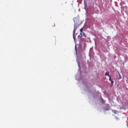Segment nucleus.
I'll use <instances>...</instances> for the list:
<instances>
[{
    "label": "nucleus",
    "instance_id": "nucleus-1",
    "mask_svg": "<svg viewBox=\"0 0 128 128\" xmlns=\"http://www.w3.org/2000/svg\"><path fill=\"white\" fill-rule=\"evenodd\" d=\"M83 29H84V28L80 29V36H84V33L82 31Z\"/></svg>",
    "mask_w": 128,
    "mask_h": 128
},
{
    "label": "nucleus",
    "instance_id": "nucleus-2",
    "mask_svg": "<svg viewBox=\"0 0 128 128\" xmlns=\"http://www.w3.org/2000/svg\"><path fill=\"white\" fill-rule=\"evenodd\" d=\"M76 26H74V28L73 30V38H74V40H76V37L74 36V34H76Z\"/></svg>",
    "mask_w": 128,
    "mask_h": 128
},
{
    "label": "nucleus",
    "instance_id": "nucleus-3",
    "mask_svg": "<svg viewBox=\"0 0 128 128\" xmlns=\"http://www.w3.org/2000/svg\"><path fill=\"white\" fill-rule=\"evenodd\" d=\"M112 112H114V114H118V110H112Z\"/></svg>",
    "mask_w": 128,
    "mask_h": 128
},
{
    "label": "nucleus",
    "instance_id": "nucleus-4",
    "mask_svg": "<svg viewBox=\"0 0 128 128\" xmlns=\"http://www.w3.org/2000/svg\"><path fill=\"white\" fill-rule=\"evenodd\" d=\"M105 76H110V72H106L105 74Z\"/></svg>",
    "mask_w": 128,
    "mask_h": 128
},
{
    "label": "nucleus",
    "instance_id": "nucleus-5",
    "mask_svg": "<svg viewBox=\"0 0 128 128\" xmlns=\"http://www.w3.org/2000/svg\"><path fill=\"white\" fill-rule=\"evenodd\" d=\"M109 80H110V82H111L112 84H114V81H112V78H110V76H109Z\"/></svg>",
    "mask_w": 128,
    "mask_h": 128
},
{
    "label": "nucleus",
    "instance_id": "nucleus-6",
    "mask_svg": "<svg viewBox=\"0 0 128 128\" xmlns=\"http://www.w3.org/2000/svg\"><path fill=\"white\" fill-rule=\"evenodd\" d=\"M119 76H120V74H119Z\"/></svg>",
    "mask_w": 128,
    "mask_h": 128
},
{
    "label": "nucleus",
    "instance_id": "nucleus-7",
    "mask_svg": "<svg viewBox=\"0 0 128 128\" xmlns=\"http://www.w3.org/2000/svg\"><path fill=\"white\" fill-rule=\"evenodd\" d=\"M54 26H55V25H54Z\"/></svg>",
    "mask_w": 128,
    "mask_h": 128
}]
</instances>
